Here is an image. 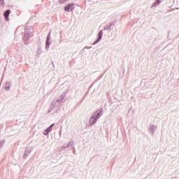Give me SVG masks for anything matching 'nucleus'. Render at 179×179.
<instances>
[{"mask_svg":"<svg viewBox=\"0 0 179 179\" xmlns=\"http://www.w3.org/2000/svg\"><path fill=\"white\" fill-rule=\"evenodd\" d=\"M73 6H75V4L71 3L64 7V10L66 12H69V10H73Z\"/></svg>","mask_w":179,"mask_h":179,"instance_id":"nucleus-1","label":"nucleus"},{"mask_svg":"<svg viewBox=\"0 0 179 179\" xmlns=\"http://www.w3.org/2000/svg\"><path fill=\"white\" fill-rule=\"evenodd\" d=\"M103 38V30H101L99 33V38L97 40L95 41V42L94 43V44H97V43H99V41H100L101 40V38Z\"/></svg>","mask_w":179,"mask_h":179,"instance_id":"nucleus-2","label":"nucleus"},{"mask_svg":"<svg viewBox=\"0 0 179 179\" xmlns=\"http://www.w3.org/2000/svg\"><path fill=\"white\" fill-rule=\"evenodd\" d=\"M52 127H54V124H52L51 126H50L49 127L47 128V129H45L43 131L44 135H48V134H50V132H51Z\"/></svg>","mask_w":179,"mask_h":179,"instance_id":"nucleus-3","label":"nucleus"},{"mask_svg":"<svg viewBox=\"0 0 179 179\" xmlns=\"http://www.w3.org/2000/svg\"><path fill=\"white\" fill-rule=\"evenodd\" d=\"M10 14V10H7L4 13L3 16L6 20H9V15Z\"/></svg>","mask_w":179,"mask_h":179,"instance_id":"nucleus-4","label":"nucleus"},{"mask_svg":"<svg viewBox=\"0 0 179 179\" xmlns=\"http://www.w3.org/2000/svg\"><path fill=\"white\" fill-rule=\"evenodd\" d=\"M97 118H98L97 116H96V117H91L90 119V124L91 125H93V124H96V121H97Z\"/></svg>","mask_w":179,"mask_h":179,"instance_id":"nucleus-5","label":"nucleus"},{"mask_svg":"<svg viewBox=\"0 0 179 179\" xmlns=\"http://www.w3.org/2000/svg\"><path fill=\"white\" fill-rule=\"evenodd\" d=\"M67 0H59L60 3H64V2H66Z\"/></svg>","mask_w":179,"mask_h":179,"instance_id":"nucleus-6","label":"nucleus"},{"mask_svg":"<svg viewBox=\"0 0 179 179\" xmlns=\"http://www.w3.org/2000/svg\"><path fill=\"white\" fill-rule=\"evenodd\" d=\"M0 3H1V5H3V0H0Z\"/></svg>","mask_w":179,"mask_h":179,"instance_id":"nucleus-7","label":"nucleus"},{"mask_svg":"<svg viewBox=\"0 0 179 179\" xmlns=\"http://www.w3.org/2000/svg\"><path fill=\"white\" fill-rule=\"evenodd\" d=\"M97 115H99V113L97 114Z\"/></svg>","mask_w":179,"mask_h":179,"instance_id":"nucleus-8","label":"nucleus"}]
</instances>
